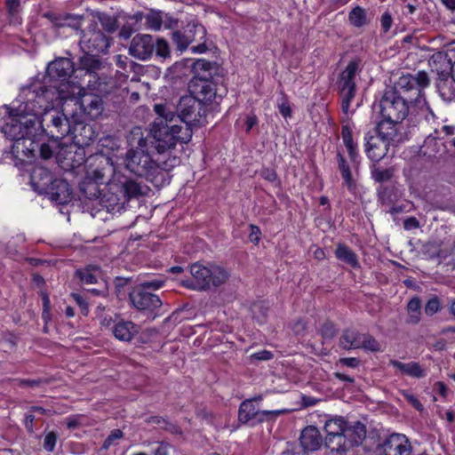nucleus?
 I'll use <instances>...</instances> for the list:
<instances>
[{"mask_svg":"<svg viewBox=\"0 0 455 455\" xmlns=\"http://www.w3.org/2000/svg\"><path fill=\"white\" fill-rule=\"evenodd\" d=\"M149 139L144 138L140 128L132 132L130 143L135 148L129 149L125 154L124 165L128 171L140 177L154 181L158 176H164V172L172 169L179 162L178 158H168L162 163L153 160L150 153L152 147L148 144Z\"/></svg>","mask_w":455,"mask_h":455,"instance_id":"f257e3e1","label":"nucleus"},{"mask_svg":"<svg viewBox=\"0 0 455 455\" xmlns=\"http://www.w3.org/2000/svg\"><path fill=\"white\" fill-rule=\"evenodd\" d=\"M156 118L152 124L150 132L145 138L149 139L148 144L163 154L173 148L178 142L188 143L192 138V129L188 125L171 124L175 120L172 107L167 104H156Z\"/></svg>","mask_w":455,"mask_h":455,"instance_id":"f03ea898","label":"nucleus"},{"mask_svg":"<svg viewBox=\"0 0 455 455\" xmlns=\"http://www.w3.org/2000/svg\"><path fill=\"white\" fill-rule=\"evenodd\" d=\"M36 116L19 111L18 108L9 112L8 120L1 130L5 137L14 141L12 147L13 154H19L20 151L26 156L28 153L34 154L38 147L36 143Z\"/></svg>","mask_w":455,"mask_h":455,"instance_id":"7ed1b4c3","label":"nucleus"},{"mask_svg":"<svg viewBox=\"0 0 455 455\" xmlns=\"http://www.w3.org/2000/svg\"><path fill=\"white\" fill-rule=\"evenodd\" d=\"M66 86L63 85L60 91H58L51 85L36 82L24 87L20 96L23 101L18 107L19 111L36 116L38 120L43 112L53 108V102L68 99L69 92Z\"/></svg>","mask_w":455,"mask_h":455,"instance_id":"20e7f679","label":"nucleus"},{"mask_svg":"<svg viewBox=\"0 0 455 455\" xmlns=\"http://www.w3.org/2000/svg\"><path fill=\"white\" fill-rule=\"evenodd\" d=\"M190 279L183 280V286L195 291H207L212 287L224 284L229 278V273L220 266H207L196 262L190 266Z\"/></svg>","mask_w":455,"mask_h":455,"instance_id":"39448f33","label":"nucleus"},{"mask_svg":"<svg viewBox=\"0 0 455 455\" xmlns=\"http://www.w3.org/2000/svg\"><path fill=\"white\" fill-rule=\"evenodd\" d=\"M75 72L74 63L68 58L60 57L51 61L46 68V77L49 82L52 83L51 86L60 91L63 85H67L66 90L68 91V99L79 94L82 88L70 80Z\"/></svg>","mask_w":455,"mask_h":455,"instance_id":"423d86ee","label":"nucleus"},{"mask_svg":"<svg viewBox=\"0 0 455 455\" xmlns=\"http://www.w3.org/2000/svg\"><path fill=\"white\" fill-rule=\"evenodd\" d=\"M71 124L72 118L69 119L62 111L54 108L43 112L37 122L41 132L53 140H60L68 136Z\"/></svg>","mask_w":455,"mask_h":455,"instance_id":"0eeeda50","label":"nucleus"},{"mask_svg":"<svg viewBox=\"0 0 455 455\" xmlns=\"http://www.w3.org/2000/svg\"><path fill=\"white\" fill-rule=\"evenodd\" d=\"M412 101L411 97L386 89L379 102V113L383 119L403 122L409 114V102Z\"/></svg>","mask_w":455,"mask_h":455,"instance_id":"6e6552de","label":"nucleus"},{"mask_svg":"<svg viewBox=\"0 0 455 455\" xmlns=\"http://www.w3.org/2000/svg\"><path fill=\"white\" fill-rule=\"evenodd\" d=\"M206 29L201 24H188L184 30H177L172 33V39L176 44L177 50L184 52L190 44L197 43L191 46L193 53H204L207 52Z\"/></svg>","mask_w":455,"mask_h":455,"instance_id":"1a4fd4ad","label":"nucleus"},{"mask_svg":"<svg viewBox=\"0 0 455 455\" xmlns=\"http://www.w3.org/2000/svg\"><path fill=\"white\" fill-rule=\"evenodd\" d=\"M190 94L204 107L215 104L219 106L223 95L219 92L217 84L206 75L194 76L188 84Z\"/></svg>","mask_w":455,"mask_h":455,"instance_id":"9d476101","label":"nucleus"},{"mask_svg":"<svg viewBox=\"0 0 455 455\" xmlns=\"http://www.w3.org/2000/svg\"><path fill=\"white\" fill-rule=\"evenodd\" d=\"M175 113V120L179 119L182 125H188L191 129L195 125H202L205 121L206 108L201 105L191 94L180 98Z\"/></svg>","mask_w":455,"mask_h":455,"instance_id":"9b49d317","label":"nucleus"},{"mask_svg":"<svg viewBox=\"0 0 455 455\" xmlns=\"http://www.w3.org/2000/svg\"><path fill=\"white\" fill-rule=\"evenodd\" d=\"M283 412L282 410H259V407L254 404L253 399H246L239 405L237 419L242 425L255 427L266 421L275 420Z\"/></svg>","mask_w":455,"mask_h":455,"instance_id":"f8f14e48","label":"nucleus"},{"mask_svg":"<svg viewBox=\"0 0 455 455\" xmlns=\"http://www.w3.org/2000/svg\"><path fill=\"white\" fill-rule=\"evenodd\" d=\"M429 85V77L426 71H419L415 75L408 74L399 77L393 87L387 89L395 91L397 94L411 97L417 100L422 89Z\"/></svg>","mask_w":455,"mask_h":455,"instance_id":"ddd939ff","label":"nucleus"},{"mask_svg":"<svg viewBox=\"0 0 455 455\" xmlns=\"http://www.w3.org/2000/svg\"><path fill=\"white\" fill-rule=\"evenodd\" d=\"M107 183L112 191L117 192L126 202L145 195V187L141 183L118 172H114Z\"/></svg>","mask_w":455,"mask_h":455,"instance_id":"4468645a","label":"nucleus"},{"mask_svg":"<svg viewBox=\"0 0 455 455\" xmlns=\"http://www.w3.org/2000/svg\"><path fill=\"white\" fill-rule=\"evenodd\" d=\"M79 44L84 53L99 54L106 52L110 44L108 37L98 28L97 24H92L84 32Z\"/></svg>","mask_w":455,"mask_h":455,"instance_id":"2eb2a0df","label":"nucleus"},{"mask_svg":"<svg viewBox=\"0 0 455 455\" xmlns=\"http://www.w3.org/2000/svg\"><path fill=\"white\" fill-rule=\"evenodd\" d=\"M348 422L342 416H334L324 423L326 436L324 445L331 451L339 453L341 445H344V434Z\"/></svg>","mask_w":455,"mask_h":455,"instance_id":"dca6fc26","label":"nucleus"},{"mask_svg":"<svg viewBox=\"0 0 455 455\" xmlns=\"http://www.w3.org/2000/svg\"><path fill=\"white\" fill-rule=\"evenodd\" d=\"M102 62L99 59L98 53H84L80 58V67L85 70V76L88 77L87 86L92 91L103 93L105 83L101 82L97 71L101 68Z\"/></svg>","mask_w":455,"mask_h":455,"instance_id":"f3484780","label":"nucleus"},{"mask_svg":"<svg viewBox=\"0 0 455 455\" xmlns=\"http://www.w3.org/2000/svg\"><path fill=\"white\" fill-rule=\"evenodd\" d=\"M376 133L390 147H396L407 140L403 122L383 119L378 124Z\"/></svg>","mask_w":455,"mask_h":455,"instance_id":"a211bd4d","label":"nucleus"},{"mask_svg":"<svg viewBox=\"0 0 455 455\" xmlns=\"http://www.w3.org/2000/svg\"><path fill=\"white\" fill-rule=\"evenodd\" d=\"M411 451V442L403 434H392L376 447L378 455H409Z\"/></svg>","mask_w":455,"mask_h":455,"instance_id":"6ab92c4d","label":"nucleus"},{"mask_svg":"<svg viewBox=\"0 0 455 455\" xmlns=\"http://www.w3.org/2000/svg\"><path fill=\"white\" fill-rule=\"evenodd\" d=\"M129 300L132 306L138 311L154 313L163 305L160 297L142 288L134 287L129 293Z\"/></svg>","mask_w":455,"mask_h":455,"instance_id":"aec40b11","label":"nucleus"},{"mask_svg":"<svg viewBox=\"0 0 455 455\" xmlns=\"http://www.w3.org/2000/svg\"><path fill=\"white\" fill-rule=\"evenodd\" d=\"M68 136L71 137L75 145L84 148L94 141L97 133L91 124L84 123L76 116H72L71 131Z\"/></svg>","mask_w":455,"mask_h":455,"instance_id":"412c9836","label":"nucleus"},{"mask_svg":"<svg viewBox=\"0 0 455 455\" xmlns=\"http://www.w3.org/2000/svg\"><path fill=\"white\" fill-rule=\"evenodd\" d=\"M364 141V151L368 158L373 163H379L382 160L390 148L375 131L365 133Z\"/></svg>","mask_w":455,"mask_h":455,"instance_id":"4be33fe9","label":"nucleus"},{"mask_svg":"<svg viewBox=\"0 0 455 455\" xmlns=\"http://www.w3.org/2000/svg\"><path fill=\"white\" fill-rule=\"evenodd\" d=\"M129 53L140 60H148L154 54V38L150 35L139 34L131 41Z\"/></svg>","mask_w":455,"mask_h":455,"instance_id":"5701e85b","label":"nucleus"},{"mask_svg":"<svg viewBox=\"0 0 455 455\" xmlns=\"http://www.w3.org/2000/svg\"><path fill=\"white\" fill-rule=\"evenodd\" d=\"M366 437V427L360 421L354 424H347L344 434V445L339 451V453L347 452L350 448L362 444Z\"/></svg>","mask_w":455,"mask_h":455,"instance_id":"b1692460","label":"nucleus"},{"mask_svg":"<svg viewBox=\"0 0 455 455\" xmlns=\"http://www.w3.org/2000/svg\"><path fill=\"white\" fill-rule=\"evenodd\" d=\"M43 195L48 196L52 201L59 204H66L70 202L73 197L69 184L62 179H54L52 185Z\"/></svg>","mask_w":455,"mask_h":455,"instance_id":"393cba45","label":"nucleus"},{"mask_svg":"<svg viewBox=\"0 0 455 455\" xmlns=\"http://www.w3.org/2000/svg\"><path fill=\"white\" fill-rule=\"evenodd\" d=\"M80 108L88 117L96 119L104 110L103 100L96 93H84L80 99Z\"/></svg>","mask_w":455,"mask_h":455,"instance_id":"a878e982","label":"nucleus"},{"mask_svg":"<svg viewBox=\"0 0 455 455\" xmlns=\"http://www.w3.org/2000/svg\"><path fill=\"white\" fill-rule=\"evenodd\" d=\"M127 203L124 197L123 198L118 196L117 192L112 191L107 183L106 191L101 195L98 204L105 208L108 212L117 213L124 209Z\"/></svg>","mask_w":455,"mask_h":455,"instance_id":"bb28decb","label":"nucleus"},{"mask_svg":"<svg viewBox=\"0 0 455 455\" xmlns=\"http://www.w3.org/2000/svg\"><path fill=\"white\" fill-rule=\"evenodd\" d=\"M140 332V326L132 321L119 318L113 325L112 334L123 342H131Z\"/></svg>","mask_w":455,"mask_h":455,"instance_id":"cd10ccee","label":"nucleus"},{"mask_svg":"<svg viewBox=\"0 0 455 455\" xmlns=\"http://www.w3.org/2000/svg\"><path fill=\"white\" fill-rule=\"evenodd\" d=\"M54 179L48 169L37 166L30 175V183L35 191L43 195L53 182Z\"/></svg>","mask_w":455,"mask_h":455,"instance_id":"c85d7f7f","label":"nucleus"},{"mask_svg":"<svg viewBox=\"0 0 455 455\" xmlns=\"http://www.w3.org/2000/svg\"><path fill=\"white\" fill-rule=\"evenodd\" d=\"M299 440L303 449L308 451L319 450L323 443L320 431L314 426L306 427L301 432Z\"/></svg>","mask_w":455,"mask_h":455,"instance_id":"c756f323","label":"nucleus"},{"mask_svg":"<svg viewBox=\"0 0 455 455\" xmlns=\"http://www.w3.org/2000/svg\"><path fill=\"white\" fill-rule=\"evenodd\" d=\"M361 60L355 58L350 60L344 70L339 74L338 85L339 88H356L355 76L360 72Z\"/></svg>","mask_w":455,"mask_h":455,"instance_id":"7c9ffc66","label":"nucleus"},{"mask_svg":"<svg viewBox=\"0 0 455 455\" xmlns=\"http://www.w3.org/2000/svg\"><path fill=\"white\" fill-rule=\"evenodd\" d=\"M389 365L393 366L403 375L411 378L422 379L427 376V370L418 362L402 363L398 360L391 359L389 360Z\"/></svg>","mask_w":455,"mask_h":455,"instance_id":"2f4dec72","label":"nucleus"},{"mask_svg":"<svg viewBox=\"0 0 455 455\" xmlns=\"http://www.w3.org/2000/svg\"><path fill=\"white\" fill-rule=\"evenodd\" d=\"M428 63L431 70L436 73L437 78L451 76L452 64L446 54L440 52H436L431 56Z\"/></svg>","mask_w":455,"mask_h":455,"instance_id":"473e14b6","label":"nucleus"},{"mask_svg":"<svg viewBox=\"0 0 455 455\" xmlns=\"http://www.w3.org/2000/svg\"><path fill=\"white\" fill-rule=\"evenodd\" d=\"M44 17L48 19L56 27H71L78 28L81 26L83 20L82 16H77L70 13H57L53 12H47Z\"/></svg>","mask_w":455,"mask_h":455,"instance_id":"72a5a7b5","label":"nucleus"},{"mask_svg":"<svg viewBox=\"0 0 455 455\" xmlns=\"http://www.w3.org/2000/svg\"><path fill=\"white\" fill-rule=\"evenodd\" d=\"M99 186L100 185L95 183V181L84 177V179L79 183V199L81 201H93L99 204L100 198L102 195Z\"/></svg>","mask_w":455,"mask_h":455,"instance_id":"f704fd0d","label":"nucleus"},{"mask_svg":"<svg viewBox=\"0 0 455 455\" xmlns=\"http://www.w3.org/2000/svg\"><path fill=\"white\" fill-rule=\"evenodd\" d=\"M336 159L338 163V169L343 179L344 185L350 192L354 193L356 188V183L352 176L350 166L347 161L339 151H338L336 154Z\"/></svg>","mask_w":455,"mask_h":455,"instance_id":"c9c22d12","label":"nucleus"},{"mask_svg":"<svg viewBox=\"0 0 455 455\" xmlns=\"http://www.w3.org/2000/svg\"><path fill=\"white\" fill-rule=\"evenodd\" d=\"M341 137L343 143L347 150L351 162L355 164H358L359 152L358 145L353 140L352 130L348 124H343L341 128Z\"/></svg>","mask_w":455,"mask_h":455,"instance_id":"e433bc0d","label":"nucleus"},{"mask_svg":"<svg viewBox=\"0 0 455 455\" xmlns=\"http://www.w3.org/2000/svg\"><path fill=\"white\" fill-rule=\"evenodd\" d=\"M363 335V333L355 330H345L339 338V345L345 350L360 348Z\"/></svg>","mask_w":455,"mask_h":455,"instance_id":"4c0bfd02","label":"nucleus"},{"mask_svg":"<svg viewBox=\"0 0 455 455\" xmlns=\"http://www.w3.org/2000/svg\"><path fill=\"white\" fill-rule=\"evenodd\" d=\"M335 256L339 260L349 265L353 268L360 267L357 255L353 250L344 243H339L337 244Z\"/></svg>","mask_w":455,"mask_h":455,"instance_id":"58836bf2","label":"nucleus"},{"mask_svg":"<svg viewBox=\"0 0 455 455\" xmlns=\"http://www.w3.org/2000/svg\"><path fill=\"white\" fill-rule=\"evenodd\" d=\"M451 77L436 78V88L445 101H451L455 100V87L453 85L452 79Z\"/></svg>","mask_w":455,"mask_h":455,"instance_id":"ea45409f","label":"nucleus"},{"mask_svg":"<svg viewBox=\"0 0 455 455\" xmlns=\"http://www.w3.org/2000/svg\"><path fill=\"white\" fill-rule=\"evenodd\" d=\"M218 68L216 62L208 61L204 59L196 60L193 64L195 76L206 75L209 79L212 78V75L217 73Z\"/></svg>","mask_w":455,"mask_h":455,"instance_id":"a19ab883","label":"nucleus"},{"mask_svg":"<svg viewBox=\"0 0 455 455\" xmlns=\"http://www.w3.org/2000/svg\"><path fill=\"white\" fill-rule=\"evenodd\" d=\"M76 275L84 284H94L100 276V268L96 265H89L84 269L77 270Z\"/></svg>","mask_w":455,"mask_h":455,"instance_id":"79ce46f5","label":"nucleus"},{"mask_svg":"<svg viewBox=\"0 0 455 455\" xmlns=\"http://www.w3.org/2000/svg\"><path fill=\"white\" fill-rule=\"evenodd\" d=\"M348 20L350 24L355 28L366 26L371 21L368 18L367 11L361 6H355L349 12Z\"/></svg>","mask_w":455,"mask_h":455,"instance_id":"37998d69","label":"nucleus"},{"mask_svg":"<svg viewBox=\"0 0 455 455\" xmlns=\"http://www.w3.org/2000/svg\"><path fill=\"white\" fill-rule=\"evenodd\" d=\"M146 422L150 425H156L159 428L164 429L172 435H181L182 431L176 424L169 421L167 419L160 416H150L146 419Z\"/></svg>","mask_w":455,"mask_h":455,"instance_id":"c03bdc74","label":"nucleus"},{"mask_svg":"<svg viewBox=\"0 0 455 455\" xmlns=\"http://www.w3.org/2000/svg\"><path fill=\"white\" fill-rule=\"evenodd\" d=\"M407 323L416 324L420 321L421 300L419 297H413L407 304Z\"/></svg>","mask_w":455,"mask_h":455,"instance_id":"a18cd8bd","label":"nucleus"},{"mask_svg":"<svg viewBox=\"0 0 455 455\" xmlns=\"http://www.w3.org/2000/svg\"><path fill=\"white\" fill-rule=\"evenodd\" d=\"M374 163L371 168V178L379 183L388 181L392 179L394 172L391 168H380Z\"/></svg>","mask_w":455,"mask_h":455,"instance_id":"49530a36","label":"nucleus"},{"mask_svg":"<svg viewBox=\"0 0 455 455\" xmlns=\"http://www.w3.org/2000/svg\"><path fill=\"white\" fill-rule=\"evenodd\" d=\"M154 53L156 58L165 60L171 58V50L168 42L164 38L154 41Z\"/></svg>","mask_w":455,"mask_h":455,"instance_id":"de8ad7c7","label":"nucleus"},{"mask_svg":"<svg viewBox=\"0 0 455 455\" xmlns=\"http://www.w3.org/2000/svg\"><path fill=\"white\" fill-rule=\"evenodd\" d=\"M341 96V110L343 114L348 115L350 103L355 96L356 88H339Z\"/></svg>","mask_w":455,"mask_h":455,"instance_id":"09e8293b","label":"nucleus"},{"mask_svg":"<svg viewBox=\"0 0 455 455\" xmlns=\"http://www.w3.org/2000/svg\"><path fill=\"white\" fill-rule=\"evenodd\" d=\"M146 28L153 31H158L163 25L161 12H150L145 16Z\"/></svg>","mask_w":455,"mask_h":455,"instance_id":"8fccbe9b","label":"nucleus"},{"mask_svg":"<svg viewBox=\"0 0 455 455\" xmlns=\"http://www.w3.org/2000/svg\"><path fill=\"white\" fill-rule=\"evenodd\" d=\"M99 21L104 30L108 33H114L118 28L117 20L106 13H100L98 16Z\"/></svg>","mask_w":455,"mask_h":455,"instance_id":"3c124183","label":"nucleus"},{"mask_svg":"<svg viewBox=\"0 0 455 455\" xmlns=\"http://www.w3.org/2000/svg\"><path fill=\"white\" fill-rule=\"evenodd\" d=\"M363 336L360 348L371 352H379L381 350L380 344L373 336L368 333H363Z\"/></svg>","mask_w":455,"mask_h":455,"instance_id":"603ef678","label":"nucleus"},{"mask_svg":"<svg viewBox=\"0 0 455 455\" xmlns=\"http://www.w3.org/2000/svg\"><path fill=\"white\" fill-rule=\"evenodd\" d=\"M107 168L104 166L98 167L92 172H88L86 174V178L95 181L97 184H104L107 180ZM108 171L110 172L111 168L108 166Z\"/></svg>","mask_w":455,"mask_h":455,"instance_id":"864d4df0","label":"nucleus"},{"mask_svg":"<svg viewBox=\"0 0 455 455\" xmlns=\"http://www.w3.org/2000/svg\"><path fill=\"white\" fill-rule=\"evenodd\" d=\"M441 309V302L437 296H432L425 305L424 310L427 315L432 316Z\"/></svg>","mask_w":455,"mask_h":455,"instance_id":"5fc2aeb1","label":"nucleus"},{"mask_svg":"<svg viewBox=\"0 0 455 455\" xmlns=\"http://www.w3.org/2000/svg\"><path fill=\"white\" fill-rule=\"evenodd\" d=\"M164 284V279H153L148 281H144L136 285L138 288H142L144 291H156L162 288Z\"/></svg>","mask_w":455,"mask_h":455,"instance_id":"6e6d98bb","label":"nucleus"},{"mask_svg":"<svg viewBox=\"0 0 455 455\" xmlns=\"http://www.w3.org/2000/svg\"><path fill=\"white\" fill-rule=\"evenodd\" d=\"M57 440V433L53 431L47 433L44 440V449L49 452H52L55 449Z\"/></svg>","mask_w":455,"mask_h":455,"instance_id":"4d7b16f0","label":"nucleus"},{"mask_svg":"<svg viewBox=\"0 0 455 455\" xmlns=\"http://www.w3.org/2000/svg\"><path fill=\"white\" fill-rule=\"evenodd\" d=\"M320 333L323 339H331L336 335V328L331 322H325L320 328Z\"/></svg>","mask_w":455,"mask_h":455,"instance_id":"13d9d810","label":"nucleus"},{"mask_svg":"<svg viewBox=\"0 0 455 455\" xmlns=\"http://www.w3.org/2000/svg\"><path fill=\"white\" fill-rule=\"evenodd\" d=\"M124 434L120 429H115L113 430L108 436L105 439L101 449L102 450H108L111 445H113L114 442L116 440L121 439L123 437Z\"/></svg>","mask_w":455,"mask_h":455,"instance_id":"bf43d9fd","label":"nucleus"},{"mask_svg":"<svg viewBox=\"0 0 455 455\" xmlns=\"http://www.w3.org/2000/svg\"><path fill=\"white\" fill-rule=\"evenodd\" d=\"M156 447L152 449L153 455H169L172 445L166 442H156Z\"/></svg>","mask_w":455,"mask_h":455,"instance_id":"052dcab7","label":"nucleus"},{"mask_svg":"<svg viewBox=\"0 0 455 455\" xmlns=\"http://www.w3.org/2000/svg\"><path fill=\"white\" fill-rule=\"evenodd\" d=\"M71 297L75 300V302L80 307L81 313L84 315H87L89 312L88 304L86 302V299L79 293H72Z\"/></svg>","mask_w":455,"mask_h":455,"instance_id":"680f3d73","label":"nucleus"},{"mask_svg":"<svg viewBox=\"0 0 455 455\" xmlns=\"http://www.w3.org/2000/svg\"><path fill=\"white\" fill-rule=\"evenodd\" d=\"M273 353L267 350H261L256 353H253L250 355L249 359L251 362L254 361H268L273 358Z\"/></svg>","mask_w":455,"mask_h":455,"instance_id":"e2e57ef3","label":"nucleus"},{"mask_svg":"<svg viewBox=\"0 0 455 455\" xmlns=\"http://www.w3.org/2000/svg\"><path fill=\"white\" fill-rule=\"evenodd\" d=\"M381 29L384 33L389 31L393 24V18L389 12H386L380 18Z\"/></svg>","mask_w":455,"mask_h":455,"instance_id":"0e129e2a","label":"nucleus"},{"mask_svg":"<svg viewBox=\"0 0 455 455\" xmlns=\"http://www.w3.org/2000/svg\"><path fill=\"white\" fill-rule=\"evenodd\" d=\"M360 364V360L355 357H342L338 361L337 365L346 366L349 368H356Z\"/></svg>","mask_w":455,"mask_h":455,"instance_id":"69168bd1","label":"nucleus"},{"mask_svg":"<svg viewBox=\"0 0 455 455\" xmlns=\"http://www.w3.org/2000/svg\"><path fill=\"white\" fill-rule=\"evenodd\" d=\"M15 382L18 386L23 387V386H29V387H39L43 383H45L44 379H15Z\"/></svg>","mask_w":455,"mask_h":455,"instance_id":"338daca9","label":"nucleus"},{"mask_svg":"<svg viewBox=\"0 0 455 455\" xmlns=\"http://www.w3.org/2000/svg\"><path fill=\"white\" fill-rule=\"evenodd\" d=\"M250 235L249 239L251 243L257 244L259 242L260 239V229L258 226L251 224L250 225Z\"/></svg>","mask_w":455,"mask_h":455,"instance_id":"774afa93","label":"nucleus"}]
</instances>
